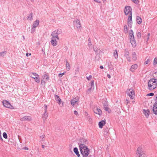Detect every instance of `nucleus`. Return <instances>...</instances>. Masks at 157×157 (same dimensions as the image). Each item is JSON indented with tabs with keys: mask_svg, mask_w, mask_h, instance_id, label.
I'll return each mask as SVG.
<instances>
[{
	"mask_svg": "<svg viewBox=\"0 0 157 157\" xmlns=\"http://www.w3.org/2000/svg\"><path fill=\"white\" fill-rule=\"evenodd\" d=\"M74 151L77 155L78 157H79L80 156V154L79 152L78 151V149L77 147H75L74 149Z\"/></svg>",
	"mask_w": 157,
	"mask_h": 157,
	"instance_id": "26",
	"label": "nucleus"
},
{
	"mask_svg": "<svg viewBox=\"0 0 157 157\" xmlns=\"http://www.w3.org/2000/svg\"><path fill=\"white\" fill-rule=\"evenodd\" d=\"M136 157H146V155L145 154H140L136 155Z\"/></svg>",
	"mask_w": 157,
	"mask_h": 157,
	"instance_id": "39",
	"label": "nucleus"
},
{
	"mask_svg": "<svg viewBox=\"0 0 157 157\" xmlns=\"http://www.w3.org/2000/svg\"><path fill=\"white\" fill-rule=\"evenodd\" d=\"M32 78L35 79V82L37 83H39L40 82V79L39 78V76L38 75L37 77H34L33 76H32Z\"/></svg>",
	"mask_w": 157,
	"mask_h": 157,
	"instance_id": "25",
	"label": "nucleus"
},
{
	"mask_svg": "<svg viewBox=\"0 0 157 157\" xmlns=\"http://www.w3.org/2000/svg\"><path fill=\"white\" fill-rule=\"evenodd\" d=\"M157 63V57H155L154 60L153 64L155 65Z\"/></svg>",
	"mask_w": 157,
	"mask_h": 157,
	"instance_id": "46",
	"label": "nucleus"
},
{
	"mask_svg": "<svg viewBox=\"0 0 157 157\" xmlns=\"http://www.w3.org/2000/svg\"><path fill=\"white\" fill-rule=\"evenodd\" d=\"M89 150L87 148L85 151H83L82 150L81 154L82 155L83 157H87L89 154Z\"/></svg>",
	"mask_w": 157,
	"mask_h": 157,
	"instance_id": "13",
	"label": "nucleus"
},
{
	"mask_svg": "<svg viewBox=\"0 0 157 157\" xmlns=\"http://www.w3.org/2000/svg\"><path fill=\"white\" fill-rule=\"evenodd\" d=\"M32 120L31 117L29 116H25L20 119V120L22 121H31Z\"/></svg>",
	"mask_w": 157,
	"mask_h": 157,
	"instance_id": "18",
	"label": "nucleus"
},
{
	"mask_svg": "<svg viewBox=\"0 0 157 157\" xmlns=\"http://www.w3.org/2000/svg\"><path fill=\"white\" fill-rule=\"evenodd\" d=\"M132 15H130L128 16V26L130 28L132 27Z\"/></svg>",
	"mask_w": 157,
	"mask_h": 157,
	"instance_id": "9",
	"label": "nucleus"
},
{
	"mask_svg": "<svg viewBox=\"0 0 157 157\" xmlns=\"http://www.w3.org/2000/svg\"><path fill=\"white\" fill-rule=\"evenodd\" d=\"M62 33L61 29H59L52 32L51 34V36H52V38H56L57 40H59L58 36L60 34Z\"/></svg>",
	"mask_w": 157,
	"mask_h": 157,
	"instance_id": "3",
	"label": "nucleus"
},
{
	"mask_svg": "<svg viewBox=\"0 0 157 157\" xmlns=\"http://www.w3.org/2000/svg\"><path fill=\"white\" fill-rule=\"evenodd\" d=\"M30 76L32 77V76H34V77H37L38 75L35 73H32L30 74L29 75Z\"/></svg>",
	"mask_w": 157,
	"mask_h": 157,
	"instance_id": "37",
	"label": "nucleus"
},
{
	"mask_svg": "<svg viewBox=\"0 0 157 157\" xmlns=\"http://www.w3.org/2000/svg\"><path fill=\"white\" fill-rule=\"evenodd\" d=\"M138 65L136 64L132 65L130 69V70L132 72H134L135 70L137 68Z\"/></svg>",
	"mask_w": 157,
	"mask_h": 157,
	"instance_id": "17",
	"label": "nucleus"
},
{
	"mask_svg": "<svg viewBox=\"0 0 157 157\" xmlns=\"http://www.w3.org/2000/svg\"><path fill=\"white\" fill-rule=\"evenodd\" d=\"M24 149H25V150H28V148L27 147H24Z\"/></svg>",
	"mask_w": 157,
	"mask_h": 157,
	"instance_id": "62",
	"label": "nucleus"
},
{
	"mask_svg": "<svg viewBox=\"0 0 157 157\" xmlns=\"http://www.w3.org/2000/svg\"><path fill=\"white\" fill-rule=\"evenodd\" d=\"M109 132V128H108L107 127L106 128H105L104 130V134L105 135H106V136L108 135V134Z\"/></svg>",
	"mask_w": 157,
	"mask_h": 157,
	"instance_id": "30",
	"label": "nucleus"
},
{
	"mask_svg": "<svg viewBox=\"0 0 157 157\" xmlns=\"http://www.w3.org/2000/svg\"><path fill=\"white\" fill-rule=\"evenodd\" d=\"M48 117V113H44L42 115V117L44 121H45L47 119Z\"/></svg>",
	"mask_w": 157,
	"mask_h": 157,
	"instance_id": "31",
	"label": "nucleus"
},
{
	"mask_svg": "<svg viewBox=\"0 0 157 157\" xmlns=\"http://www.w3.org/2000/svg\"><path fill=\"white\" fill-rule=\"evenodd\" d=\"M132 9L130 6H126L124 9V13L125 15H132Z\"/></svg>",
	"mask_w": 157,
	"mask_h": 157,
	"instance_id": "4",
	"label": "nucleus"
},
{
	"mask_svg": "<svg viewBox=\"0 0 157 157\" xmlns=\"http://www.w3.org/2000/svg\"><path fill=\"white\" fill-rule=\"evenodd\" d=\"M88 46L89 48V49L90 50L92 49L93 47H92V44H91V42H89L88 43Z\"/></svg>",
	"mask_w": 157,
	"mask_h": 157,
	"instance_id": "41",
	"label": "nucleus"
},
{
	"mask_svg": "<svg viewBox=\"0 0 157 157\" xmlns=\"http://www.w3.org/2000/svg\"><path fill=\"white\" fill-rule=\"evenodd\" d=\"M3 105L6 107L10 108L12 107L9 102L6 100L3 101Z\"/></svg>",
	"mask_w": 157,
	"mask_h": 157,
	"instance_id": "14",
	"label": "nucleus"
},
{
	"mask_svg": "<svg viewBox=\"0 0 157 157\" xmlns=\"http://www.w3.org/2000/svg\"><path fill=\"white\" fill-rule=\"evenodd\" d=\"M105 124V120H102L99 122L98 125L100 128H102L103 125Z\"/></svg>",
	"mask_w": 157,
	"mask_h": 157,
	"instance_id": "20",
	"label": "nucleus"
},
{
	"mask_svg": "<svg viewBox=\"0 0 157 157\" xmlns=\"http://www.w3.org/2000/svg\"><path fill=\"white\" fill-rule=\"evenodd\" d=\"M95 2H97L98 3H100V1L99 0H94Z\"/></svg>",
	"mask_w": 157,
	"mask_h": 157,
	"instance_id": "59",
	"label": "nucleus"
},
{
	"mask_svg": "<svg viewBox=\"0 0 157 157\" xmlns=\"http://www.w3.org/2000/svg\"><path fill=\"white\" fill-rule=\"evenodd\" d=\"M136 20L137 23L139 24H140L142 22V19L139 16H137L136 18Z\"/></svg>",
	"mask_w": 157,
	"mask_h": 157,
	"instance_id": "27",
	"label": "nucleus"
},
{
	"mask_svg": "<svg viewBox=\"0 0 157 157\" xmlns=\"http://www.w3.org/2000/svg\"><path fill=\"white\" fill-rule=\"evenodd\" d=\"M43 83H44V85H45V82L42 79L41 80V84L42 85H43Z\"/></svg>",
	"mask_w": 157,
	"mask_h": 157,
	"instance_id": "54",
	"label": "nucleus"
},
{
	"mask_svg": "<svg viewBox=\"0 0 157 157\" xmlns=\"http://www.w3.org/2000/svg\"><path fill=\"white\" fill-rule=\"evenodd\" d=\"M91 84V87L90 88H89L88 90V92H90V91L91 90H93L94 89V81H92L90 82Z\"/></svg>",
	"mask_w": 157,
	"mask_h": 157,
	"instance_id": "19",
	"label": "nucleus"
},
{
	"mask_svg": "<svg viewBox=\"0 0 157 157\" xmlns=\"http://www.w3.org/2000/svg\"><path fill=\"white\" fill-rule=\"evenodd\" d=\"M136 155L145 154L144 151L141 147H139L137 149L136 152Z\"/></svg>",
	"mask_w": 157,
	"mask_h": 157,
	"instance_id": "5",
	"label": "nucleus"
},
{
	"mask_svg": "<svg viewBox=\"0 0 157 157\" xmlns=\"http://www.w3.org/2000/svg\"><path fill=\"white\" fill-rule=\"evenodd\" d=\"M132 59L134 61H136L137 59V56L135 52H133L132 54Z\"/></svg>",
	"mask_w": 157,
	"mask_h": 157,
	"instance_id": "24",
	"label": "nucleus"
},
{
	"mask_svg": "<svg viewBox=\"0 0 157 157\" xmlns=\"http://www.w3.org/2000/svg\"><path fill=\"white\" fill-rule=\"evenodd\" d=\"M86 118H87V120L88 121H89V122H90L91 121V118L90 117V115L86 117Z\"/></svg>",
	"mask_w": 157,
	"mask_h": 157,
	"instance_id": "48",
	"label": "nucleus"
},
{
	"mask_svg": "<svg viewBox=\"0 0 157 157\" xmlns=\"http://www.w3.org/2000/svg\"><path fill=\"white\" fill-rule=\"evenodd\" d=\"M3 137L5 139H7V135L6 133L5 132H4L3 133Z\"/></svg>",
	"mask_w": 157,
	"mask_h": 157,
	"instance_id": "45",
	"label": "nucleus"
},
{
	"mask_svg": "<svg viewBox=\"0 0 157 157\" xmlns=\"http://www.w3.org/2000/svg\"><path fill=\"white\" fill-rule=\"evenodd\" d=\"M74 113L75 114V115L77 116L78 114V113L77 112L76 110L74 111Z\"/></svg>",
	"mask_w": 157,
	"mask_h": 157,
	"instance_id": "56",
	"label": "nucleus"
},
{
	"mask_svg": "<svg viewBox=\"0 0 157 157\" xmlns=\"http://www.w3.org/2000/svg\"><path fill=\"white\" fill-rule=\"evenodd\" d=\"M94 111L95 113L97 114L100 115H101L102 114V112L101 110L98 108H95L94 109Z\"/></svg>",
	"mask_w": 157,
	"mask_h": 157,
	"instance_id": "15",
	"label": "nucleus"
},
{
	"mask_svg": "<svg viewBox=\"0 0 157 157\" xmlns=\"http://www.w3.org/2000/svg\"><path fill=\"white\" fill-rule=\"evenodd\" d=\"M79 141H80V142H79L78 143V144L79 145V144H86V142H87V140L85 139H84L83 138H81L80 140H79Z\"/></svg>",
	"mask_w": 157,
	"mask_h": 157,
	"instance_id": "22",
	"label": "nucleus"
},
{
	"mask_svg": "<svg viewBox=\"0 0 157 157\" xmlns=\"http://www.w3.org/2000/svg\"><path fill=\"white\" fill-rule=\"evenodd\" d=\"M132 1L136 4H137L138 2V0H132Z\"/></svg>",
	"mask_w": 157,
	"mask_h": 157,
	"instance_id": "52",
	"label": "nucleus"
},
{
	"mask_svg": "<svg viewBox=\"0 0 157 157\" xmlns=\"http://www.w3.org/2000/svg\"><path fill=\"white\" fill-rule=\"evenodd\" d=\"M0 139L2 141H3V140L2 138V136H1V132L0 133Z\"/></svg>",
	"mask_w": 157,
	"mask_h": 157,
	"instance_id": "58",
	"label": "nucleus"
},
{
	"mask_svg": "<svg viewBox=\"0 0 157 157\" xmlns=\"http://www.w3.org/2000/svg\"><path fill=\"white\" fill-rule=\"evenodd\" d=\"M49 77L45 74H44V75L43 76V79H45L46 81H47L49 79Z\"/></svg>",
	"mask_w": 157,
	"mask_h": 157,
	"instance_id": "36",
	"label": "nucleus"
},
{
	"mask_svg": "<svg viewBox=\"0 0 157 157\" xmlns=\"http://www.w3.org/2000/svg\"><path fill=\"white\" fill-rule=\"evenodd\" d=\"M102 103L104 107L108 106V103L106 99H103L102 101Z\"/></svg>",
	"mask_w": 157,
	"mask_h": 157,
	"instance_id": "29",
	"label": "nucleus"
},
{
	"mask_svg": "<svg viewBox=\"0 0 157 157\" xmlns=\"http://www.w3.org/2000/svg\"><path fill=\"white\" fill-rule=\"evenodd\" d=\"M113 56L115 59H117L118 57V54L117 51L116 50L113 53Z\"/></svg>",
	"mask_w": 157,
	"mask_h": 157,
	"instance_id": "34",
	"label": "nucleus"
},
{
	"mask_svg": "<svg viewBox=\"0 0 157 157\" xmlns=\"http://www.w3.org/2000/svg\"><path fill=\"white\" fill-rule=\"evenodd\" d=\"M79 147L80 151L81 153V151H85L87 149V147L86 146L85 144H79Z\"/></svg>",
	"mask_w": 157,
	"mask_h": 157,
	"instance_id": "10",
	"label": "nucleus"
},
{
	"mask_svg": "<svg viewBox=\"0 0 157 157\" xmlns=\"http://www.w3.org/2000/svg\"><path fill=\"white\" fill-rule=\"evenodd\" d=\"M66 66L67 70L69 71L70 68V66L69 63L68 62L67 60L66 61Z\"/></svg>",
	"mask_w": 157,
	"mask_h": 157,
	"instance_id": "33",
	"label": "nucleus"
},
{
	"mask_svg": "<svg viewBox=\"0 0 157 157\" xmlns=\"http://www.w3.org/2000/svg\"><path fill=\"white\" fill-rule=\"evenodd\" d=\"M64 74L65 73L64 72H63L62 73L59 74H58V76L59 77H61L63 75H64Z\"/></svg>",
	"mask_w": 157,
	"mask_h": 157,
	"instance_id": "50",
	"label": "nucleus"
},
{
	"mask_svg": "<svg viewBox=\"0 0 157 157\" xmlns=\"http://www.w3.org/2000/svg\"><path fill=\"white\" fill-rule=\"evenodd\" d=\"M74 22L75 26L78 29H79L81 26L80 21L77 19L75 20Z\"/></svg>",
	"mask_w": 157,
	"mask_h": 157,
	"instance_id": "11",
	"label": "nucleus"
},
{
	"mask_svg": "<svg viewBox=\"0 0 157 157\" xmlns=\"http://www.w3.org/2000/svg\"><path fill=\"white\" fill-rule=\"evenodd\" d=\"M124 30L125 33L128 32V27L126 25H125L124 26Z\"/></svg>",
	"mask_w": 157,
	"mask_h": 157,
	"instance_id": "42",
	"label": "nucleus"
},
{
	"mask_svg": "<svg viewBox=\"0 0 157 157\" xmlns=\"http://www.w3.org/2000/svg\"><path fill=\"white\" fill-rule=\"evenodd\" d=\"M39 23V21L38 20H36L34 22L32 29V33L34 32L35 30V28L38 26Z\"/></svg>",
	"mask_w": 157,
	"mask_h": 157,
	"instance_id": "7",
	"label": "nucleus"
},
{
	"mask_svg": "<svg viewBox=\"0 0 157 157\" xmlns=\"http://www.w3.org/2000/svg\"><path fill=\"white\" fill-rule=\"evenodd\" d=\"M148 86L150 90L154 89L157 86V80L155 79H151L148 82Z\"/></svg>",
	"mask_w": 157,
	"mask_h": 157,
	"instance_id": "1",
	"label": "nucleus"
},
{
	"mask_svg": "<svg viewBox=\"0 0 157 157\" xmlns=\"http://www.w3.org/2000/svg\"><path fill=\"white\" fill-rule=\"evenodd\" d=\"M129 38L130 42L133 47H135L136 45V43L133 35V32L132 30H131L129 33Z\"/></svg>",
	"mask_w": 157,
	"mask_h": 157,
	"instance_id": "2",
	"label": "nucleus"
},
{
	"mask_svg": "<svg viewBox=\"0 0 157 157\" xmlns=\"http://www.w3.org/2000/svg\"><path fill=\"white\" fill-rule=\"evenodd\" d=\"M88 41H89V42H91V40L90 38H89L88 40Z\"/></svg>",
	"mask_w": 157,
	"mask_h": 157,
	"instance_id": "64",
	"label": "nucleus"
},
{
	"mask_svg": "<svg viewBox=\"0 0 157 157\" xmlns=\"http://www.w3.org/2000/svg\"><path fill=\"white\" fill-rule=\"evenodd\" d=\"M153 112L155 115H157V102H155L153 106Z\"/></svg>",
	"mask_w": 157,
	"mask_h": 157,
	"instance_id": "16",
	"label": "nucleus"
},
{
	"mask_svg": "<svg viewBox=\"0 0 157 157\" xmlns=\"http://www.w3.org/2000/svg\"><path fill=\"white\" fill-rule=\"evenodd\" d=\"M55 98L56 101H57L58 104H60L61 103V99L59 98V96L57 95H55Z\"/></svg>",
	"mask_w": 157,
	"mask_h": 157,
	"instance_id": "23",
	"label": "nucleus"
},
{
	"mask_svg": "<svg viewBox=\"0 0 157 157\" xmlns=\"http://www.w3.org/2000/svg\"><path fill=\"white\" fill-rule=\"evenodd\" d=\"M78 97L73 98L71 101V104L74 106L75 104H78Z\"/></svg>",
	"mask_w": 157,
	"mask_h": 157,
	"instance_id": "6",
	"label": "nucleus"
},
{
	"mask_svg": "<svg viewBox=\"0 0 157 157\" xmlns=\"http://www.w3.org/2000/svg\"><path fill=\"white\" fill-rule=\"evenodd\" d=\"M92 78V76L91 75H90L88 77H87V79H88V80H90Z\"/></svg>",
	"mask_w": 157,
	"mask_h": 157,
	"instance_id": "55",
	"label": "nucleus"
},
{
	"mask_svg": "<svg viewBox=\"0 0 157 157\" xmlns=\"http://www.w3.org/2000/svg\"><path fill=\"white\" fill-rule=\"evenodd\" d=\"M154 95V94L153 93H151L149 94H148L147 95V96H153Z\"/></svg>",
	"mask_w": 157,
	"mask_h": 157,
	"instance_id": "51",
	"label": "nucleus"
},
{
	"mask_svg": "<svg viewBox=\"0 0 157 157\" xmlns=\"http://www.w3.org/2000/svg\"><path fill=\"white\" fill-rule=\"evenodd\" d=\"M6 51L2 52L0 53V56L2 57H3L6 55Z\"/></svg>",
	"mask_w": 157,
	"mask_h": 157,
	"instance_id": "43",
	"label": "nucleus"
},
{
	"mask_svg": "<svg viewBox=\"0 0 157 157\" xmlns=\"http://www.w3.org/2000/svg\"><path fill=\"white\" fill-rule=\"evenodd\" d=\"M143 112L144 113V114L146 117L147 118H148L149 116V115L150 114V111L148 109L145 110L143 109Z\"/></svg>",
	"mask_w": 157,
	"mask_h": 157,
	"instance_id": "21",
	"label": "nucleus"
},
{
	"mask_svg": "<svg viewBox=\"0 0 157 157\" xmlns=\"http://www.w3.org/2000/svg\"><path fill=\"white\" fill-rule=\"evenodd\" d=\"M51 43L53 46H55L57 45V38H51Z\"/></svg>",
	"mask_w": 157,
	"mask_h": 157,
	"instance_id": "12",
	"label": "nucleus"
},
{
	"mask_svg": "<svg viewBox=\"0 0 157 157\" xmlns=\"http://www.w3.org/2000/svg\"><path fill=\"white\" fill-rule=\"evenodd\" d=\"M107 76L109 78H111V76L110 75L107 74Z\"/></svg>",
	"mask_w": 157,
	"mask_h": 157,
	"instance_id": "60",
	"label": "nucleus"
},
{
	"mask_svg": "<svg viewBox=\"0 0 157 157\" xmlns=\"http://www.w3.org/2000/svg\"><path fill=\"white\" fill-rule=\"evenodd\" d=\"M129 54V53L128 49H125L124 52V56L125 57H127V56H128Z\"/></svg>",
	"mask_w": 157,
	"mask_h": 157,
	"instance_id": "28",
	"label": "nucleus"
},
{
	"mask_svg": "<svg viewBox=\"0 0 157 157\" xmlns=\"http://www.w3.org/2000/svg\"><path fill=\"white\" fill-rule=\"evenodd\" d=\"M100 68L101 69H102L103 68V67L102 66H101L100 67Z\"/></svg>",
	"mask_w": 157,
	"mask_h": 157,
	"instance_id": "63",
	"label": "nucleus"
},
{
	"mask_svg": "<svg viewBox=\"0 0 157 157\" xmlns=\"http://www.w3.org/2000/svg\"><path fill=\"white\" fill-rule=\"evenodd\" d=\"M94 50L95 52H97L98 51L97 49L94 48Z\"/></svg>",
	"mask_w": 157,
	"mask_h": 157,
	"instance_id": "61",
	"label": "nucleus"
},
{
	"mask_svg": "<svg viewBox=\"0 0 157 157\" xmlns=\"http://www.w3.org/2000/svg\"><path fill=\"white\" fill-rule=\"evenodd\" d=\"M104 109L106 111L108 112L109 113V112L110 111V109L108 107V106H105L104 107Z\"/></svg>",
	"mask_w": 157,
	"mask_h": 157,
	"instance_id": "38",
	"label": "nucleus"
},
{
	"mask_svg": "<svg viewBox=\"0 0 157 157\" xmlns=\"http://www.w3.org/2000/svg\"><path fill=\"white\" fill-rule=\"evenodd\" d=\"M128 90L129 92L127 91V94L131 99H133L134 98L135 96L134 92L132 90L131 91H130V90Z\"/></svg>",
	"mask_w": 157,
	"mask_h": 157,
	"instance_id": "8",
	"label": "nucleus"
},
{
	"mask_svg": "<svg viewBox=\"0 0 157 157\" xmlns=\"http://www.w3.org/2000/svg\"><path fill=\"white\" fill-rule=\"evenodd\" d=\"M43 108L44 111V113H47V106L45 104L44 105Z\"/></svg>",
	"mask_w": 157,
	"mask_h": 157,
	"instance_id": "40",
	"label": "nucleus"
},
{
	"mask_svg": "<svg viewBox=\"0 0 157 157\" xmlns=\"http://www.w3.org/2000/svg\"><path fill=\"white\" fill-rule=\"evenodd\" d=\"M137 36L138 38H140L141 37V33L140 32H138L137 33Z\"/></svg>",
	"mask_w": 157,
	"mask_h": 157,
	"instance_id": "47",
	"label": "nucleus"
},
{
	"mask_svg": "<svg viewBox=\"0 0 157 157\" xmlns=\"http://www.w3.org/2000/svg\"><path fill=\"white\" fill-rule=\"evenodd\" d=\"M27 19L28 20H32L33 19V13H31L27 17Z\"/></svg>",
	"mask_w": 157,
	"mask_h": 157,
	"instance_id": "35",
	"label": "nucleus"
},
{
	"mask_svg": "<svg viewBox=\"0 0 157 157\" xmlns=\"http://www.w3.org/2000/svg\"><path fill=\"white\" fill-rule=\"evenodd\" d=\"M150 62V60L148 59L147 60L145 61V62H144V64H148V63L149 62Z\"/></svg>",
	"mask_w": 157,
	"mask_h": 157,
	"instance_id": "53",
	"label": "nucleus"
},
{
	"mask_svg": "<svg viewBox=\"0 0 157 157\" xmlns=\"http://www.w3.org/2000/svg\"><path fill=\"white\" fill-rule=\"evenodd\" d=\"M127 59V61L129 62H130L131 61V58L130 57L128 56L127 57H126Z\"/></svg>",
	"mask_w": 157,
	"mask_h": 157,
	"instance_id": "49",
	"label": "nucleus"
},
{
	"mask_svg": "<svg viewBox=\"0 0 157 157\" xmlns=\"http://www.w3.org/2000/svg\"><path fill=\"white\" fill-rule=\"evenodd\" d=\"M85 116H86V117H87L89 115V114H88L86 112H85Z\"/></svg>",
	"mask_w": 157,
	"mask_h": 157,
	"instance_id": "57",
	"label": "nucleus"
},
{
	"mask_svg": "<svg viewBox=\"0 0 157 157\" xmlns=\"http://www.w3.org/2000/svg\"><path fill=\"white\" fill-rule=\"evenodd\" d=\"M40 141L42 142L45 140V136L44 135H42L40 136Z\"/></svg>",
	"mask_w": 157,
	"mask_h": 157,
	"instance_id": "32",
	"label": "nucleus"
},
{
	"mask_svg": "<svg viewBox=\"0 0 157 157\" xmlns=\"http://www.w3.org/2000/svg\"><path fill=\"white\" fill-rule=\"evenodd\" d=\"M79 67H77L75 70V74H78V73L79 71Z\"/></svg>",
	"mask_w": 157,
	"mask_h": 157,
	"instance_id": "44",
	"label": "nucleus"
}]
</instances>
